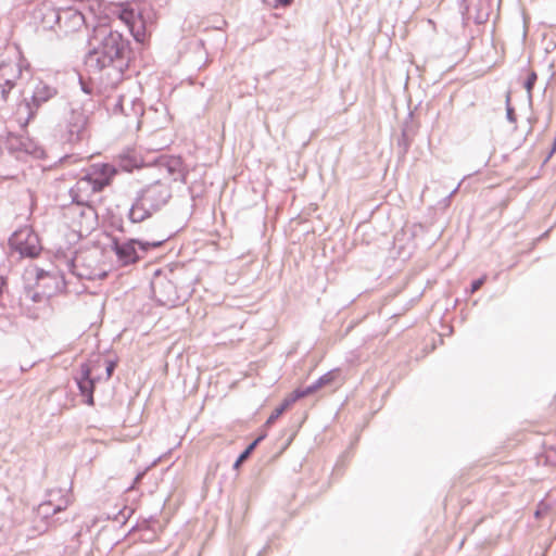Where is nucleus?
Listing matches in <instances>:
<instances>
[{"label": "nucleus", "mask_w": 556, "mask_h": 556, "mask_svg": "<svg viewBox=\"0 0 556 556\" xmlns=\"http://www.w3.org/2000/svg\"><path fill=\"white\" fill-rule=\"evenodd\" d=\"M42 283L48 285V286L54 285L52 280H43Z\"/></svg>", "instance_id": "52"}, {"label": "nucleus", "mask_w": 556, "mask_h": 556, "mask_svg": "<svg viewBox=\"0 0 556 556\" xmlns=\"http://www.w3.org/2000/svg\"><path fill=\"white\" fill-rule=\"evenodd\" d=\"M73 379L79 391V395L83 397V402L88 406L94 405L93 393L97 384L103 380L101 374H91L87 366L79 367L74 374Z\"/></svg>", "instance_id": "8"}, {"label": "nucleus", "mask_w": 556, "mask_h": 556, "mask_svg": "<svg viewBox=\"0 0 556 556\" xmlns=\"http://www.w3.org/2000/svg\"><path fill=\"white\" fill-rule=\"evenodd\" d=\"M187 177H188V170H186L184 167L181 168V172L180 173H177L174 177H173V180L174 181H177L179 180L180 182L182 184H187Z\"/></svg>", "instance_id": "39"}, {"label": "nucleus", "mask_w": 556, "mask_h": 556, "mask_svg": "<svg viewBox=\"0 0 556 556\" xmlns=\"http://www.w3.org/2000/svg\"><path fill=\"white\" fill-rule=\"evenodd\" d=\"M45 103H47L46 100L39 99V97L33 92L29 98L23 99L21 106H24L26 110L25 124H28L30 121H33L37 116L38 110Z\"/></svg>", "instance_id": "15"}, {"label": "nucleus", "mask_w": 556, "mask_h": 556, "mask_svg": "<svg viewBox=\"0 0 556 556\" xmlns=\"http://www.w3.org/2000/svg\"><path fill=\"white\" fill-rule=\"evenodd\" d=\"M137 17L138 21H134L131 24H127V27L136 42L144 43L149 33L148 21L144 17L143 11H139L137 13Z\"/></svg>", "instance_id": "12"}, {"label": "nucleus", "mask_w": 556, "mask_h": 556, "mask_svg": "<svg viewBox=\"0 0 556 556\" xmlns=\"http://www.w3.org/2000/svg\"><path fill=\"white\" fill-rule=\"evenodd\" d=\"M292 405L283 399L281 403L271 412V414L266 419L265 424L263 425V428H269L271 427L278 418L287 412Z\"/></svg>", "instance_id": "19"}, {"label": "nucleus", "mask_w": 556, "mask_h": 556, "mask_svg": "<svg viewBox=\"0 0 556 556\" xmlns=\"http://www.w3.org/2000/svg\"><path fill=\"white\" fill-rule=\"evenodd\" d=\"M80 182L78 181L75 186L70 188L68 194L71 197V204L77 205V206H84L86 204V201L83 200L79 195L80 189L78 187Z\"/></svg>", "instance_id": "26"}, {"label": "nucleus", "mask_w": 556, "mask_h": 556, "mask_svg": "<svg viewBox=\"0 0 556 556\" xmlns=\"http://www.w3.org/2000/svg\"><path fill=\"white\" fill-rule=\"evenodd\" d=\"M556 153V137L554 138L552 144H551V149L549 151L547 152L544 161H543V165L546 164L552 157L553 155Z\"/></svg>", "instance_id": "41"}, {"label": "nucleus", "mask_w": 556, "mask_h": 556, "mask_svg": "<svg viewBox=\"0 0 556 556\" xmlns=\"http://www.w3.org/2000/svg\"><path fill=\"white\" fill-rule=\"evenodd\" d=\"M33 93L38 96L39 99H43L48 102L58 94V89L54 86L39 79L34 86Z\"/></svg>", "instance_id": "17"}, {"label": "nucleus", "mask_w": 556, "mask_h": 556, "mask_svg": "<svg viewBox=\"0 0 556 556\" xmlns=\"http://www.w3.org/2000/svg\"><path fill=\"white\" fill-rule=\"evenodd\" d=\"M268 4H271L275 9L286 8L292 3L293 0H262Z\"/></svg>", "instance_id": "34"}, {"label": "nucleus", "mask_w": 556, "mask_h": 556, "mask_svg": "<svg viewBox=\"0 0 556 556\" xmlns=\"http://www.w3.org/2000/svg\"><path fill=\"white\" fill-rule=\"evenodd\" d=\"M267 549H269V544H266L258 553L256 556H264V554L267 552Z\"/></svg>", "instance_id": "49"}, {"label": "nucleus", "mask_w": 556, "mask_h": 556, "mask_svg": "<svg viewBox=\"0 0 556 556\" xmlns=\"http://www.w3.org/2000/svg\"><path fill=\"white\" fill-rule=\"evenodd\" d=\"M549 508L547 504H544L543 501L540 502L538 509L534 511L535 518H541Z\"/></svg>", "instance_id": "38"}, {"label": "nucleus", "mask_w": 556, "mask_h": 556, "mask_svg": "<svg viewBox=\"0 0 556 556\" xmlns=\"http://www.w3.org/2000/svg\"><path fill=\"white\" fill-rule=\"evenodd\" d=\"M116 174L117 168L111 163H93L84 170L79 182H87L93 192H101L112 184Z\"/></svg>", "instance_id": "7"}, {"label": "nucleus", "mask_w": 556, "mask_h": 556, "mask_svg": "<svg viewBox=\"0 0 556 556\" xmlns=\"http://www.w3.org/2000/svg\"><path fill=\"white\" fill-rule=\"evenodd\" d=\"M416 135L417 132L415 130L401 129V135L396 141L397 155L400 159L406 156Z\"/></svg>", "instance_id": "16"}, {"label": "nucleus", "mask_w": 556, "mask_h": 556, "mask_svg": "<svg viewBox=\"0 0 556 556\" xmlns=\"http://www.w3.org/2000/svg\"><path fill=\"white\" fill-rule=\"evenodd\" d=\"M546 116H547V123H545V125H544L543 132H544V131L549 127V124H551V122H552V117H553V106H552V104H551V103L548 104V111H547Z\"/></svg>", "instance_id": "43"}, {"label": "nucleus", "mask_w": 556, "mask_h": 556, "mask_svg": "<svg viewBox=\"0 0 556 556\" xmlns=\"http://www.w3.org/2000/svg\"><path fill=\"white\" fill-rule=\"evenodd\" d=\"M413 119H414V113L412 111H409L401 126V129H409V130H415L417 132L418 126L416 124H414Z\"/></svg>", "instance_id": "31"}, {"label": "nucleus", "mask_w": 556, "mask_h": 556, "mask_svg": "<svg viewBox=\"0 0 556 556\" xmlns=\"http://www.w3.org/2000/svg\"><path fill=\"white\" fill-rule=\"evenodd\" d=\"M104 361L100 353L91 354L85 362H83L79 367L87 366L89 372L98 374V370L102 367Z\"/></svg>", "instance_id": "20"}, {"label": "nucleus", "mask_w": 556, "mask_h": 556, "mask_svg": "<svg viewBox=\"0 0 556 556\" xmlns=\"http://www.w3.org/2000/svg\"><path fill=\"white\" fill-rule=\"evenodd\" d=\"M109 224H110V227H112L113 229H115L116 231H118L121 233H138L143 229V227L136 229L135 228L136 224H131V223H130L129 228L125 227L123 217L116 216V215H112L110 217Z\"/></svg>", "instance_id": "18"}, {"label": "nucleus", "mask_w": 556, "mask_h": 556, "mask_svg": "<svg viewBox=\"0 0 556 556\" xmlns=\"http://www.w3.org/2000/svg\"><path fill=\"white\" fill-rule=\"evenodd\" d=\"M267 437L266 428L262 430V432L251 442L256 447L260 445V443L265 440Z\"/></svg>", "instance_id": "42"}, {"label": "nucleus", "mask_w": 556, "mask_h": 556, "mask_svg": "<svg viewBox=\"0 0 556 556\" xmlns=\"http://www.w3.org/2000/svg\"><path fill=\"white\" fill-rule=\"evenodd\" d=\"M113 112L124 114L126 116H129V113L125 111L124 109V96H119L116 103L114 104Z\"/></svg>", "instance_id": "33"}, {"label": "nucleus", "mask_w": 556, "mask_h": 556, "mask_svg": "<svg viewBox=\"0 0 556 556\" xmlns=\"http://www.w3.org/2000/svg\"><path fill=\"white\" fill-rule=\"evenodd\" d=\"M188 191H189L190 197H191V199H192L193 201H194L195 199H198V198H200V197H201V193H194V191H193V187H192V186L188 187Z\"/></svg>", "instance_id": "46"}, {"label": "nucleus", "mask_w": 556, "mask_h": 556, "mask_svg": "<svg viewBox=\"0 0 556 556\" xmlns=\"http://www.w3.org/2000/svg\"><path fill=\"white\" fill-rule=\"evenodd\" d=\"M486 281V275H482L481 277L477 278V279H473L469 286V288H467L465 290L466 294H472L475 293L477 290H479L481 288V286Z\"/></svg>", "instance_id": "30"}, {"label": "nucleus", "mask_w": 556, "mask_h": 556, "mask_svg": "<svg viewBox=\"0 0 556 556\" xmlns=\"http://www.w3.org/2000/svg\"><path fill=\"white\" fill-rule=\"evenodd\" d=\"M150 466L144 467L143 469L139 470L134 478L132 483L126 489V491H130L136 488V485L143 479L147 471L149 470Z\"/></svg>", "instance_id": "32"}, {"label": "nucleus", "mask_w": 556, "mask_h": 556, "mask_svg": "<svg viewBox=\"0 0 556 556\" xmlns=\"http://www.w3.org/2000/svg\"><path fill=\"white\" fill-rule=\"evenodd\" d=\"M452 331H453V328L448 327V333H452Z\"/></svg>", "instance_id": "54"}, {"label": "nucleus", "mask_w": 556, "mask_h": 556, "mask_svg": "<svg viewBox=\"0 0 556 556\" xmlns=\"http://www.w3.org/2000/svg\"><path fill=\"white\" fill-rule=\"evenodd\" d=\"M553 78H554V73H552V74H551L549 79H548V81L546 83V85H545V87H544L543 93H545V92H546L547 87H548V84H549V81H551Z\"/></svg>", "instance_id": "50"}, {"label": "nucleus", "mask_w": 556, "mask_h": 556, "mask_svg": "<svg viewBox=\"0 0 556 556\" xmlns=\"http://www.w3.org/2000/svg\"><path fill=\"white\" fill-rule=\"evenodd\" d=\"M11 252L17 253L20 257H37L42 245L38 233L30 226H23L11 233L8 239Z\"/></svg>", "instance_id": "5"}, {"label": "nucleus", "mask_w": 556, "mask_h": 556, "mask_svg": "<svg viewBox=\"0 0 556 556\" xmlns=\"http://www.w3.org/2000/svg\"><path fill=\"white\" fill-rule=\"evenodd\" d=\"M484 2H478L475 5L476 14L473 16V22L477 25L484 24L489 20V12L484 8Z\"/></svg>", "instance_id": "25"}, {"label": "nucleus", "mask_w": 556, "mask_h": 556, "mask_svg": "<svg viewBox=\"0 0 556 556\" xmlns=\"http://www.w3.org/2000/svg\"><path fill=\"white\" fill-rule=\"evenodd\" d=\"M15 85H16L15 79L3 78V80L0 81V100H2L3 102H7L9 94L12 91V89L15 87Z\"/></svg>", "instance_id": "24"}, {"label": "nucleus", "mask_w": 556, "mask_h": 556, "mask_svg": "<svg viewBox=\"0 0 556 556\" xmlns=\"http://www.w3.org/2000/svg\"><path fill=\"white\" fill-rule=\"evenodd\" d=\"M535 122H536V117H534V116H530V117H528V123H529V125H530V126H529V129H528V131H527V135H529V134L532 131V129H533V124H534Z\"/></svg>", "instance_id": "45"}, {"label": "nucleus", "mask_w": 556, "mask_h": 556, "mask_svg": "<svg viewBox=\"0 0 556 556\" xmlns=\"http://www.w3.org/2000/svg\"><path fill=\"white\" fill-rule=\"evenodd\" d=\"M545 464L556 465V447H552L545 458Z\"/></svg>", "instance_id": "40"}, {"label": "nucleus", "mask_w": 556, "mask_h": 556, "mask_svg": "<svg viewBox=\"0 0 556 556\" xmlns=\"http://www.w3.org/2000/svg\"><path fill=\"white\" fill-rule=\"evenodd\" d=\"M150 166L164 168L169 176L174 177L181 172L184 160L180 155H159L150 162Z\"/></svg>", "instance_id": "11"}, {"label": "nucleus", "mask_w": 556, "mask_h": 556, "mask_svg": "<svg viewBox=\"0 0 556 556\" xmlns=\"http://www.w3.org/2000/svg\"><path fill=\"white\" fill-rule=\"evenodd\" d=\"M115 166L118 170L131 173L135 169H140L146 166H150V162L146 163L142 153L135 147H125L114 157Z\"/></svg>", "instance_id": "10"}, {"label": "nucleus", "mask_w": 556, "mask_h": 556, "mask_svg": "<svg viewBox=\"0 0 556 556\" xmlns=\"http://www.w3.org/2000/svg\"><path fill=\"white\" fill-rule=\"evenodd\" d=\"M140 232H144L149 239L128 238L122 241L113 235H106L119 266H129L139 262L142 258L139 252L148 253L161 248L178 232V229H168L163 220H150Z\"/></svg>", "instance_id": "2"}, {"label": "nucleus", "mask_w": 556, "mask_h": 556, "mask_svg": "<svg viewBox=\"0 0 556 556\" xmlns=\"http://www.w3.org/2000/svg\"><path fill=\"white\" fill-rule=\"evenodd\" d=\"M72 14V11L65 10H56L54 8H47L46 11L41 14L42 16V27L43 29H53L55 24L61 23L62 18Z\"/></svg>", "instance_id": "14"}, {"label": "nucleus", "mask_w": 556, "mask_h": 556, "mask_svg": "<svg viewBox=\"0 0 556 556\" xmlns=\"http://www.w3.org/2000/svg\"><path fill=\"white\" fill-rule=\"evenodd\" d=\"M91 47L86 55V64L97 71H106L111 85L125 78V73L134 60L130 41L108 23H98L88 37Z\"/></svg>", "instance_id": "1"}, {"label": "nucleus", "mask_w": 556, "mask_h": 556, "mask_svg": "<svg viewBox=\"0 0 556 556\" xmlns=\"http://www.w3.org/2000/svg\"><path fill=\"white\" fill-rule=\"evenodd\" d=\"M8 291V277L0 275V306H3V295Z\"/></svg>", "instance_id": "36"}, {"label": "nucleus", "mask_w": 556, "mask_h": 556, "mask_svg": "<svg viewBox=\"0 0 556 556\" xmlns=\"http://www.w3.org/2000/svg\"><path fill=\"white\" fill-rule=\"evenodd\" d=\"M125 509H126V508L121 509V510L118 511V515H121V516L123 517V519H124V520L126 519V516H125V514H124Z\"/></svg>", "instance_id": "53"}, {"label": "nucleus", "mask_w": 556, "mask_h": 556, "mask_svg": "<svg viewBox=\"0 0 556 556\" xmlns=\"http://www.w3.org/2000/svg\"><path fill=\"white\" fill-rule=\"evenodd\" d=\"M172 188L168 184L156 179L136 192L127 213L131 224H142L150 220L172 199Z\"/></svg>", "instance_id": "3"}, {"label": "nucleus", "mask_w": 556, "mask_h": 556, "mask_svg": "<svg viewBox=\"0 0 556 556\" xmlns=\"http://www.w3.org/2000/svg\"><path fill=\"white\" fill-rule=\"evenodd\" d=\"M341 370L340 368H332L318 377L315 381H313L311 384H308V390L312 394L317 392L318 390L328 387V386H334L340 377Z\"/></svg>", "instance_id": "13"}, {"label": "nucleus", "mask_w": 556, "mask_h": 556, "mask_svg": "<svg viewBox=\"0 0 556 556\" xmlns=\"http://www.w3.org/2000/svg\"><path fill=\"white\" fill-rule=\"evenodd\" d=\"M51 507H52V503L51 502H43L39 505V514L43 517V518H48L49 516H52L51 515Z\"/></svg>", "instance_id": "35"}, {"label": "nucleus", "mask_w": 556, "mask_h": 556, "mask_svg": "<svg viewBox=\"0 0 556 556\" xmlns=\"http://www.w3.org/2000/svg\"><path fill=\"white\" fill-rule=\"evenodd\" d=\"M505 110H506V119L509 123L516 124L517 123V115H516V112H515V108L510 103V93L509 92L506 94Z\"/></svg>", "instance_id": "28"}, {"label": "nucleus", "mask_w": 556, "mask_h": 556, "mask_svg": "<svg viewBox=\"0 0 556 556\" xmlns=\"http://www.w3.org/2000/svg\"><path fill=\"white\" fill-rule=\"evenodd\" d=\"M118 357H115L113 359H105L103 365H105V380L111 379L113 376V372L115 371L117 365H118Z\"/></svg>", "instance_id": "29"}, {"label": "nucleus", "mask_w": 556, "mask_h": 556, "mask_svg": "<svg viewBox=\"0 0 556 556\" xmlns=\"http://www.w3.org/2000/svg\"><path fill=\"white\" fill-rule=\"evenodd\" d=\"M456 190H457V188L454 189L447 197H445L444 201H450L452 195L455 193Z\"/></svg>", "instance_id": "51"}, {"label": "nucleus", "mask_w": 556, "mask_h": 556, "mask_svg": "<svg viewBox=\"0 0 556 556\" xmlns=\"http://www.w3.org/2000/svg\"><path fill=\"white\" fill-rule=\"evenodd\" d=\"M536 80H538L536 72L533 70H530L528 72L527 78L525 79V81L522 84L523 88L527 91L528 101H529L530 106L532 105V92H533V88H534Z\"/></svg>", "instance_id": "21"}, {"label": "nucleus", "mask_w": 556, "mask_h": 556, "mask_svg": "<svg viewBox=\"0 0 556 556\" xmlns=\"http://www.w3.org/2000/svg\"><path fill=\"white\" fill-rule=\"evenodd\" d=\"M63 508L61 505H53L52 504V507H51V515H55L56 513L61 511Z\"/></svg>", "instance_id": "48"}, {"label": "nucleus", "mask_w": 556, "mask_h": 556, "mask_svg": "<svg viewBox=\"0 0 556 556\" xmlns=\"http://www.w3.org/2000/svg\"><path fill=\"white\" fill-rule=\"evenodd\" d=\"M255 448L256 446L250 442L236 458L235 463L232 464V469L239 470L241 465L252 455Z\"/></svg>", "instance_id": "22"}, {"label": "nucleus", "mask_w": 556, "mask_h": 556, "mask_svg": "<svg viewBox=\"0 0 556 556\" xmlns=\"http://www.w3.org/2000/svg\"><path fill=\"white\" fill-rule=\"evenodd\" d=\"M21 146L22 147L20 148V150H23L25 152H29V153L34 154L35 156H37V157H42V155L45 154V151L41 148H37L36 147L34 150L29 151V149L26 147L25 143L21 142Z\"/></svg>", "instance_id": "37"}, {"label": "nucleus", "mask_w": 556, "mask_h": 556, "mask_svg": "<svg viewBox=\"0 0 556 556\" xmlns=\"http://www.w3.org/2000/svg\"><path fill=\"white\" fill-rule=\"evenodd\" d=\"M67 141L76 143L84 139L88 125V116L83 109H71L65 118Z\"/></svg>", "instance_id": "9"}, {"label": "nucleus", "mask_w": 556, "mask_h": 556, "mask_svg": "<svg viewBox=\"0 0 556 556\" xmlns=\"http://www.w3.org/2000/svg\"><path fill=\"white\" fill-rule=\"evenodd\" d=\"M73 17L76 22L78 23H83L84 22V16L83 14L78 13V12H74L73 14Z\"/></svg>", "instance_id": "47"}, {"label": "nucleus", "mask_w": 556, "mask_h": 556, "mask_svg": "<svg viewBox=\"0 0 556 556\" xmlns=\"http://www.w3.org/2000/svg\"><path fill=\"white\" fill-rule=\"evenodd\" d=\"M311 391L308 390V387H299L295 388L291 393H289L285 399L293 405L296 401L311 395Z\"/></svg>", "instance_id": "23"}, {"label": "nucleus", "mask_w": 556, "mask_h": 556, "mask_svg": "<svg viewBox=\"0 0 556 556\" xmlns=\"http://www.w3.org/2000/svg\"><path fill=\"white\" fill-rule=\"evenodd\" d=\"M23 280L25 298L34 303L48 300L66 288L65 278L61 271L46 270L36 265L25 269Z\"/></svg>", "instance_id": "4"}, {"label": "nucleus", "mask_w": 556, "mask_h": 556, "mask_svg": "<svg viewBox=\"0 0 556 556\" xmlns=\"http://www.w3.org/2000/svg\"><path fill=\"white\" fill-rule=\"evenodd\" d=\"M151 288L155 302L160 306L167 308H174L182 305L187 301V296L190 294L189 292L179 289L173 280L165 277L152 282Z\"/></svg>", "instance_id": "6"}, {"label": "nucleus", "mask_w": 556, "mask_h": 556, "mask_svg": "<svg viewBox=\"0 0 556 556\" xmlns=\"http://www.w3.org/2000/svg\"><path fill=\"white\" fill-rule=\"evenodd\" d=\"M130 115L136 117H140L143 115V102L140 99H132L130 102L129 111H127Z\"/></svg>", "instance_id": "27"}, {"label": "nucleus", "mask_w": 556, "mask_h": 556, "mask_svg": "<svg viewBox=\"0 0 556 556\" xmlns=\"http://www.w3.org/2000/svg\"><path fill=\"white\" fill-rule=\"evenodd\" d=\"M80 83V89L83 92H85L86 94H91L92 93V87L91 86H88L86 84H84L81 80H79Z\"/></svg>", "instance_id": "44"}]
</instances>
